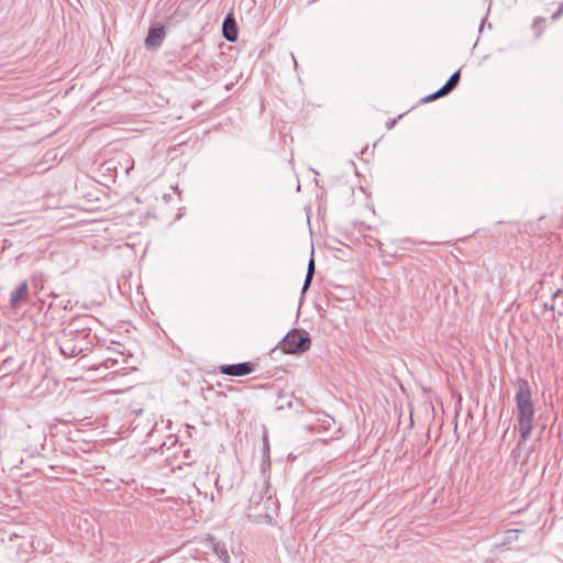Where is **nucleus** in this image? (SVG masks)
Segmentation results:
<instances>
[{
  "mask_svg": "<svg viewBox=\"0 0 563 563\" xmlns=\"http://www.w3.org/2000/svg\"><path fill=\"white\" fill-rule=\"evenodd\" d=\"M288 56H289V58L292 60L294 66H295V68H296V67L298 66V64H297V60H296V58H295L294 54H292V53H289V54H288Z\"/></svg>",
  "mask_w": 563,
  "mask_h": 563,
  "instance_id": "obj_19",
  "label": "nucleus"
},
{
  "mask_svg": "<svg viewBox=\"0 0 563 563\" xmlns=\"http://www.w3.org/2000/svg\"><path fill=\"white\" fill-rule=\"evenodd\" d=\"M395 123H396V120H393V121L388 122L387 123V128L391 129L395 125Z\"/></svg>",
  "mask_w": 563,
  "mask_h": 563,
  "instance_id": "obj_21",
  "label": "nucleus"
},
{
  "mask_svg": "<svg viewBox=\"0 0 563 563\" xmlns=\"http://www.w3.org/2000/svg\"><path fill=\"white\" fill-rule=\"evenodd\" d=\"M165 38V29L162 24H154L150 27L145 37L147 48H158Z\"/></svg>",
  "mask_w": 563,
  "mask_h": 563,
  "instance_id": "obj_8",
  "label": "nucleus"
},
{
  "mask_svg": "<svg viewBox=\"0 0 563 563\" xmlns=\"http://www.w3.org/2000/svg\"><path fill=\"white\" fill-rule=\"evenodd\" d=\"M306 212H307V221L308 223L310 224V213H311V207H306Z\"/></svg>",
  "mask_w": 563,
  "mask_h": 563,
  "instance_id": "obj_18",
  "label": "nucleus"
},
{
  "mask_svg": "<svg viewBox=\"0 0 563 563\" xmlns=\"http://www.w3.org/2000/svg\"><path fill=\"white\" fill-rule=\"evenodd\" d=\"M441 88L439 90H437L435 92L427 96L426 98H423V101L428 102V101H432V100H435L440 97H443L444 95H441Z\"/></svg>",
  "mask_w": 563,
  "mask_h": 563,
  "instance_id": "obj_16",
  "label": "nucleus"
},
{
  "mask_svg": "<svg viewBox=\"0 0 563 563\" xmlns=\"http://www.w3.org/2000/svg\"><path fill=\"white\" fill-rule=\"evenodd\" d=\"M52 296L54 297L55 300L48 305L49 309H56V308H59L63 310H71L73 309V303H71L70 299H58L57 296H55V295H52Z\"/></svg>",
  "mask_w": 563,
  "mask_h": 563,
  "instance_id": "obj_15",
  "label": "nucleus"
},
{
  "mask_svg": "<svg viewBox=\"0 0 563 563\" xmlns=\"http://www.w3.org/2000/svg\"><path fill=\"white\" fill-rule=\"evenodd\" d=\"M97 320L90 314H81L71 318L68 321H63L62 330L57 335L55 342L57 345H63L65 349H69L71 345V340L74 334H95L92 332V327L96 324Z\"/></svg>",
  "mask_w": 563,
  "mask_h": 563,
  "instance_id": "obj_2",
  "label": "nucleus"
},
{
  "mask_svg": "<svg viewBox=\"0 0 563 563\" xmlns=\"http://www.w3.org/2000/svg\"><path fill=\"white\" fill-rule=\"evenodd\" d=\"M207 540L208 542H210L211 548L214 554L218 556V559L224 563H229L230 555L225 544L217 541L214 537H209Z\"/></svg>",
  "mask_w": 563,
  "mask_h": 563,
  "instance_id": "obj_11",
  "label": "nucleus"
},
{
  "mask_svg": "<svg viewBox=\"0 0 563 563\" xmlns=\"http://www.w3.org/2000/svg\"><path fill=\"white\" fill-rule=\"evenodd\" d=\"M516 406L519 422L520 441H527L533 429L534 402L532 400L531 387L528 380L519 378L516 383ZM521 442L518 443L520 445Z\"/></svg>",
  "mask_w": 563,
  "mask_h": 563,
  "instance_id": "obj_1",
  "label": "nucleus"
},
{
  "mask_svg": "<svg viewBox=\"0 0 563 563\" xmlns=\"http://www.w3.org/2000/svg\"><path fill=\"white\" fill-rule=\"evenodd\" d=\"M27 294V283L22 282L10 295V306L12 308H18L19 302L26 296Z\"/></svg>",
  "mask_w": 563,
  "mask_h": 563,
  "instance_id": "obj_13",
  "label": "nucleus"
},
{
  "mask_svg": "<svg viewBox=\"0 0 563 563\" xmlns=\"http://www.w3.org/2000/svg\"><path fill=\"white\" fill-rule=\"evenodd\" d=\"M222 35L229 42H235L238 40V25L232 13L227 14L222 22Z\"/></svg>",
  "mask_w": 563,
  "mask_h": 563,
  "instance_id": "obj_9",
  "label": "nucleus"
},
{
  "mask_svg": "<svg viewBox=\"0 0 563 563\" xmlns=\"http://www.w3.org/2000/svg\"><path fill=\"white\" fill-rule=\"evenodd\" d=\"M96 352L98 353L99 363L93 365L95 369H112L113 373L124 369L123 365L126 363V360L122 352L115 351L111 347H99Z\"/></svg>",
  "mask_w": 563,
  "mask_h": 563,
  "instance_id": "obj_4",
  "label": "nucleus"
},
{
  "mask_svg": "<svg viewBox=\"0 0 563 563\" xmlns=\"http://www.w3.org/2000/svg\"><path fill=\"white\" fill-rule=\"evenodd\" d=\"M262 463H261V470L262 472H265L266 468L271 467V448H269V439H268V431L264 427L263 434H262Z\"/></svg>",
  "mask_w": 563,
  "mask_h": 563,
  "instance_id": "obj_10",
  "label": "nucleus"
},
{
  "mask_svg": "<svg viewBox=\"0 0 563 563\" xmlns=\"http://www.w3.org/2000/svg\"><path fill=\"white\" fill-rule=\"evenodd\" d=\"M517 532H518V530H511V531H509L508 533H509V534H516Z\"/></svg>",
  "mask_w": 563,
  "mask_h": 563,
  "instance_id": "obj_22",
  "label": "nucleus"
},
{
  "mask_svg": "<svg viewBox=\"0 0 563 563\" xmlns=\"http://www.w3.org/2000/svg\"><path fill=\"white\" fill-rule=\"evenodd\" d=\"M310 343L308 333L291 330L279 342V349L287 354H300L310 347Z\"/></svg>",
  "mask_w": 563,
  "mask_h": 563,
  "instance_id": "obj_3",
  "label": "nucleus"
},
{
  "mask_svg": "<svg viewBox=\"0 0 563 563\" xmlns=\"http://www.w3.org/2000/svg\"><path fill=\"white\" fill-rule=\"evenodd\" d=\"M96 341H98V336L96 334H74L71 340V345L69 349H65L63 345H57L60 354L66 357H75L85 351L93 349L96 346Z\"/></svg>",
  "mask_w": 563,
  "mask_h": 563,
  "instance_id": "obj_5",
  "label": "nucleus"
},
{
  "mask_svg": "<svg viewBox=\"0 0 563 563\" xmlns=\"http://www.w3.org/2000/svg\"><path fill=\"white\" fill-rule=\"evenodd\" d=\"M255 371V364L252 362H242L236 364H224L219 367V372L229 376H245Z\"/></svg>",
  "mask_w": 563,
  "mask_h": 563,
  "instance_id": "obj_7",
  "label": "nucleus"
},
{
  "mask_svg": "<svg viewBox=\"0 0 563 563\" xmlns=\"http://www.w3.org/2000/svg\"><path fill=\"white\" fill-rule=\"evenodd\" d=\"M42 439H43V441H45V439H46V437H45V433H44V432L42 433Z\"/></svg>",
  "mask_w": 563,
  "mask_h": 563,
  "instance_id": "obj_23",
  "label": "nucleus"
},
{
  "mask_svg": "<svg viewBox=\"0 0 563 563\" xmlns=\"http://www.w3.org/2000/svg\"><path fill=\"white\" fill-rule=\"evenodd\" d=\"M260 499H261V498H260V497H257V495H256V494H253L250 500H251V501L258 503V501H260Z\"/></svg>",
  "mask_w": 563,
  "mask_h": 563,
  "instance_id": "obj_20",
  "label": "nucleus"
},
{
  "mask_svg": "<svg viewBox=\"0 0 563 563\" xmlns=\"http://www.w3.org/2000/svg\"><path fill=\"white\" fill-rule=\"evenodd\" d=\"M310 235L313 236V231L312 229L310 228Z\"/></svg>",
  "mask_w": 563,
  "mask_h": 563,
  "instance_id": "obj_24",
  "label": "nucleus"
},
{
  "mask_svg": "<svg viewBox=\"0 0 563 563\" xmlns=\"http://www.w3.org/2000/svg\"><path fill=\"white\" fill-rule=\"evenodd\" d=\"M563 13V4L560 7L559 11L555 12L553 15H552V19L553 20H556L561 16V14Z\"/></svg>",
  "mask_w": 563,
  "mask_h": 563,
  "instance_id": "obj_17",
  "label": "nucleus"
},
{
  "mask_svg": "<svg viewBox=\"0 0 563 563\" xmlns=\"http://www.w3.org/2000/svg\"><path fill=\"white\" fill-rule=\"evenodd\" d=\"M340 432V427L336 426L334 419L327 415L319 412V442H328L335 438Z\"/></svg>",
  "mask_w": 563,
  "mask_h": 563,
  "instance_id": "obj_6",
  "label": "nucleus"
},
{
  "mask_svg": "<svg viewBox=\"0 0 563 563\" xmlns=\"http://www.w3.org/2000/svg\"><path fill=\"white\" fill-rule=\"evenodd\" d=\"M314 269H316V264H314V243H313V240H311V255H310V258H309V262H308V268H307V274H306V278H305V282H303V285H302V294H305V291L309 288L311 282H312V278H313V275H314Z\"/></svg>",
  "mask_w": 563,
  "mask_h": 563,
  "instance_id": "obj_12",
  "label": "nucleus"
},
{
  "mask_svg": "<svg viewBox=\"0 0 563 563\" xmlns=\"http://www.w3.org/2000/svg\"><path fill=\"white\" fill-rule=\"evenodd\" d=\"M460 78H461V74H460V70L453 73L449 80L441 87V95H448L449 92H451L459 84L460 81Z\"/></svg>",
  "mask_w": 563,
  "mask_h": 563,
  "instance_id": "obj_14",
  "label": "nucleus"
}]
</instances>
